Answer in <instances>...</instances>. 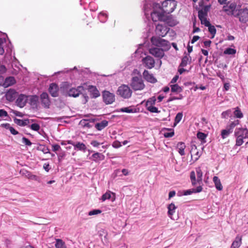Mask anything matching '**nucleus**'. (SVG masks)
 Segmentation results:
<instances>
[{"mask_svg": "<svg viewBox=\"0 0 248 248\" xmlns=\"http://www.w3.org/2000/svg\"><path fill=\"white\" fill-rule=\"evenodd\" d=\"M74 149L76 150L81 151L85 152L87 149V147L85 144L80 142L76 143Z\"/></svg>", "mask_w": 248, "mask_h": 248, "instance_id": "28", "label": "nucleus"}, {"mask_svg": "<svg viewBox=\"0 0 248 248\" xmlns=\"http://www.w3.org/2000/svg\"><path fill=\"white\" fill-rule=\"evenodd\" d=\"M108 124V122L107 120H103L100 123H96L95 124V127L99 131L102 130L106 127Z\"/></svg>", "mask_w": 248, "mask_h": 248, "instance_id": "26", "label": "nucleus"}, {"mask_svg": "<svg viewBox=\"0 0 248 248\" xmlns=\"http://www.w3.org/2000/svg\"><path fill=\"white\" fill-rule=\"evenodd\" d=\"M239 122L240 121L238 120H234L231 122L227 127L232 132L233 128L239 124Z\"/></svg>", "mask_w": 248, "mask_h": 248, "instance_id": "39", "label": "nucleus"}, {"mask_svg": "<svg viewBox=\"0 0 248 248\" xmlns=\"http://www.w3.org/2000/svg\"><path fill=\"white\" fill-rule=\"evenodd\" d=\"M241 244V238L237 236L232 242L231 248H239Z\"/></svg>", "mask_w": 248, "mask_h": 248, "instance_id": "30", "label": "nucleus"}, {"mask_svg": "<svg viewBox=\"0 0 248 248\" xmlns=\"http://www.w3.org/2000/svg\"><path fill=\"white\" fill-rule=\"evenodd\" d=\"M236 137V145L237 146H240L241 145L243 142V138H241V136L240 135V136H235Z\"/></svg>", "mask_w": 248, "mask_h": 248, "instance_id": "50", "label": "nucleus"}, {"mask_svg": "<svg viewBox=\"0 0 248 248\" xmlns=\"http://www.w3.org/2000/svg\"><path fill=\"white\" fill-rule=\"evenodd\" d=\"M199 19L201 20V23L204 25L205 26L208 27L211 25L210 22L207 19L206 17H203Z\"/></svg>", "mask_w": 248, "mask_h": 248, "instance_id": "48", "label": "nucleus"}, {"mask_svg": "<svg viewBox=\"0 0 248 248\" xmlns=\"http://www.w3.org/2000/svg\"><path fill=\"white\" fill-rule=\"evenodd\" d=\"M89 89L93 95V97L96 98L100 96L99 92L95 87L93 86H90Z\"/></svg>", "mask_w": 248, "mask_h": 248, "instance_id": "31", "label": "nucleus"}, {"mask_svg": "<svg viewBox=\"0 0 248 248\" xmlns=\"http://www.w3.org/2000/svg\"><path fill=\"white\" fill-rule=\"evenodd\" d=\"M39 97L38 96L28 95V102L30 106L33 108H37L38 104Z\"/></svg>", "mask_w": 248, "mask_h": 248, "instance_id": "12", "label": "nucleus"}, {"mask_svg": "<svg viewBox=\"0 0 248 248\" xmlns=\"http://www.w3.org/2000/svg\"><path fill=\"white\" fill-rule=\"evenodd\" d=\"M241 136L243 139L248 138V129L247 128H236L235 130V136Z\"/></svg>", "mask_w": 248, "mask_h": 248, "instance_id": "18", "label": "nucleus"}, {"mask_svg": "<svg viewBox=\"0 0 248 248\" xmlns=\"http://www.w3.org/2000/svg\"><path fill=\"white\" fill-rule=\"evenodd\" d=\"M29 127L35 131H38L40 129V125L37 123H33L31 124V125H29Z\"/></svg>", "mask_w": 248, "mask_h": 248, "instance_id": "45", "label": "nucleus"}, {"mask_svg": "<svg viewBox=\"0 0 248 248\" xmlns=\"http://www.w3.org/2000/svg\"><path fill=\"white\" fill-rule=\"evenodd\" d=\"M130 85L135 91L142 90L145 87L141 78L137 76L132 78Z\"/></svg>", "mask_w": 248, "mask_h": 248, "instance_id": "5", "label": "nucleus"}, {"mask_svg": "<svg viewBox=\"0 0 248 248\" xmlns=\"http://www.w3.org/2000/svg\"><path fill=\"white\" fill-rule=\"evenodd\" d=\"M41 99V103L42 105L46 108H49L50 105V100L49 99L48 95L46 93H43L40 95Z\"/></svg>", "mask_w": 248, "mask_h": 248, "instance_id": "17", "label": "nucleus"}, {"mask_svg": "<svg viewBox=\"0 0 248 248\" xmlns=\"http://www.w3.org/2000/svg\"><path fill=\"white\" fill-rule=\"evenodd\" d=\"M142 62L144 66L148 69H152L155 66V61L150 56H147L143 58L142 59Z\"/></svg>", "mask_w": 248, "mask_h": 248, "instance_id": "9", "label": "nucleus"}, {"mask_svg": "<svg viewBox=\"0 0 248 248\" xmlns=\"http://www.w3.org/2000/svg\"><path fill=\"white\" fill-rule=\"evenodd\" d=\"M94 120L93 119L92 120H86V119H82L80 121L79 124L84 127L91 128L93 126L92 123H93Z\"/></svg>", "mask_w": 248, "mask_h": 248, "instance_id": "24", "label": "nucleus"}, {"mask_svg": "<svg viewBox=\"0 0 248 248\" xmlns=\"http://www.w3.org/2000/svg\"><path fill=\"white\" fill-rule=\"evenodd\" d=\"M212 42L210 40H207L203 42L204 46L206 48H208L210 46Z\"/></svg>", "mask_w": 248, "mask_h": 248, "instance_id": "62", "label": "nucleus"}, {"mask_svg": "<svg viewBox=\"0 0 248 248\" xmlns=\"http://www.w3.org/2000/svg\"><path fill=\"white\" fill-rule=\"evenodd\" d=\"M48 91L52 96L57 97L59 95V87L54 83L50 84Z\"/></svg>", "mask_w": 248, "mask_h": 248, "instance_id": "15", "label": "nucleus"}, {"mask_svg": "<svg viewBox=\"0 0 248 248\" xmlns=\"http://www.w3.org/2000/svg\"><path fill=\"white\" fill-rule=\"evenodd\" d=\"M83 90V88L82 86H78L77 88H72L68 92V95L74 97H78Z\"/></svg>", "mask_w": 248, "mask_h": 248, "instance_id": "14", "label": "nucleus"}, {"mask_svg": "<svg viewBox=\"0 0 248 248\" xmlns=\"http://www.w3.org/2000/svg\"><path fill=\"white\" fill-rule=\"evenodd\" d=\"M194 193L193 189H187L184 191V195H189Z\"/></svg>", "mask_w": 248, "mask_h": 248, "instance_id": "58", "label": "nucleus"}, {"mask_svg": "<svg viewBox=\"0 0 248 248\" xmlns=\"http://www.w3.org/2000/svg\"><path fill=\"white\" fill-rule=\"evenodd\" d=\"M213 181L215 184L216 188L218 190H219V191L222 190L223 189V186L220 182V180L218 178V177L217 176H214V177L213 178Z\"/></svg>", "mask_w": 248, "mask_h": 248, "instance_id": "25", "label": "nucleus"}, {"mask_svg": "<svg viewBox=\"0 0 248 248\" xmlns=\"http://www.w3.org/2000/svg\"><path fill=\"white\" fill-rule=\"evenodd\" d=\"M55 246L56 248H67L64 242L60 239H57L56 240Z\"/></svg>", "mask_w": 248, "mask_h": 248, "instance_id": "34", "label": "nucleus"}, {"mask_svg": "<svg viewBox=\"0 0 248 248\" xmlns=\"http://www.w3.org/2000/svg\"><path fill=\"white\" fill-rule=\"evenodd\" d=\"M237 5L235 2H228L227 4L223 6V11L228 15H234Z\"/></svg>", "mask_w": 248, "mask_h": 248, "instance_id": "7", "label": "nucleus"}, {"mask_svg": "<svg viewBox=\"0 0 248 248\" xmlns=\"http://www.w3.org/2000/svg\"><path fill=\"white\" fill-rule=\"evenodd\" d=\"M169 29L162 25L158 24L156 26L155 32L159 36H165L168 32Z\"/></svg>", "mask_w": 248, "mask_h": 248, "instance_id": "10", "label": "nucleus"}, {"mask_svg": "<svg viewBox=\"0 0 248 248\" xmlns=\"http://www.w3.org/2000/svg\"><path fill=\"white\" fill-rule=\"evenodd\" d=\"M191 60L192 59L190 55L189 54H186L182 58L180 66L182 67H186L187 64H190L191 62Z\"/></svg>", "mask_w": 248, "mask_h": 248, "instance_id": "20", "label": "nucleus"}, {"mask_svg": "<svg viewBox=\"0 0 248 248\" xmlns=\"http://www.w3.org/2000/svg\"><path fill=\"white\" fill-rule=\"evenodd\" d=\"M235 16L239 17V21L241 23H246L248 22V9L243 8L238 10Z\"/></svg>", "mask_w": 248, "mask_h": 248, "instance_id": "6", "label": "nucleus"}, {"mask_svg": "<svg viewBox=\"0 0 248 248\" xmlns=\"http://www.w3.org/2000/svg\"><path fill=\"white\" fill-rule=\"evenodd\" d=\"M103 101L106 104H111L115 101V95L108 91H105L102 93Z\"/></svg>", "mask_w": 248, "mask_h": 248, "instance_id": "8", "label": "nucleus"}, {"mask_svg": "<svg viewBox=\"0 0 248 248\" xmlns=\"http://www.w3.org/2000/svg\"><path fill=\"white\" fill-rule=\"evenodd\" d=\"M211 5H207L204 6L201 10L198 12L199 18L206 17L207 16L208 12L211 8Z\"/></svg>", "mask_w": 248, "mask_h": 248, "instance_id": "19", "label": "nucleus"}, {"mask_svg": "<svg viewBox=\"0 0 248 248\" xmlns=\"http://www.w3.org/2000/svg\"><path fill=\"white\" fill-rule=\"evenodd\" d=\"M197 147L195 145H191V150L190 153L191 154V158L194 157V161H197L200 156H201V154L199 152L196 151Z\"/></svg>", "mask_w": 248, "mask_h": 248, "instance_id": "22", "label": "nucleus"}, {"mask_svg": "<svg viewBox=\"0 0 248 248\" xmlns=\"http://www.w3.org/2000/svg\"><path fill=\"white\" fill-rule=\"evenodd\" d=\"M6 97L7 99L9 101H12L14 99V97L12 96L10 92H8L6 93Z\"/></svg>", "mask_w": 248, "mask_h": 248, "instance_id": "59", "label": "nucleus"}, {"mask_svg": "<svg viewBox=\"0 0 248 248\" xmlns=\"http://www.w3.org/2000/svg\"><path fill=\"white\" fill-rule=\"evenodd\" d=\"M196 173H197V182L198 183L200 184L202 183V172L200 168H197L196 169Z\"/></svg>", "mask_w": 248, "mask_h": 248, "instance_id": "35", "label": "nucleus"}, {"mask_svg": "<svg viewBox=\"0 0 248 248\" xmlns=\"http://www.w3.org/2000/svg\"><path fill=\"white\" fill-rule=\"evenodd\" d=\"M183 115L182 112H179L176 114L174 120V126H176L181 121L182 119Z\"/></svg>", "mask_w": 248, "mask_h": 248, "instance_id": "41", "label": "nucleus"}, {"mask_svg": "<svg viewBox=\"0 0 248 248\" xmlns=\"http://www.w3.org/2000/svg\"><path fill=\"white\" fill-rule=\"evenodd\" d=\"M170 87L172 92L178 93L182 91V88L177 84L171 85Z\"/></svg>", "mask_w": 248, "mask_h": 248, "instance_id": "36", "label": "nucleus"}, {"mask_svg": "<svg viewBox=\"0 0 248 248\" xmlns=\"http://www.w3.org/2000/svg\"><path fill=\"white\" fill-rule=\"evenodd\" d=\"M98 18L101 22L105 23L107 20L108 15L106 12H101L99 14Z\"/></svg>", "mask_w": 248, "mask_h": 248, "instance_id": "32", "label": "nucleus"}, {"mask_svg": "<svg viewBox=\"0 0 248 248\" xmlns=\"http://www.w3.org/2000/svg\"><path fill=\"white\" fill-rule=\"evenodd\" d=\"M193 191H194V193H198V192H200L202 191V186H200L198 187H197L196 188H193Z\"/></svg>", "mask_w": 248, "mask_h": 248, "instance_id": "63", "label": "nucleus"}, {"mask_svg": "<svg viewBox=\"0 0 248 248\" xmlns=\"http://www.w3.org/2000/svg\"><path fill=\"white\" fill-rule=\"evenodd\" d=\"M232 132L227 127V128L226 129H223L221 131V136L222 138H226Z\"/></svg>", "mask_w": 248, "mask_h": 248, "instance_id": "38", "label": "nucleus"}, {"mask_svg": "<svg viewBox=\"0 0 248 248\" xmlns=\"http://www.w3.org/2000/svg\"><path fill=\"white\" fill-rule=\"evenodd\" d=\"M9 130H10L11 133L14 135H16L18 134V132L12 126H11Z\"/></svg>", "mask_w": 248, "mask_h": 248, "instance_id": "61", "label": "nucleus"}, {"mask_svg": "<svg viewBox=\"0 0 248 248\" xmlns=\"http://www.w3.org/2000/svg\"><path fill=\"white\" fill-rule=\"evenodd\" d=\"M143 77L144 78L149 82L155 83L157 82L156 79L154 77L153 74H150L148 71L145 70L143 72Z\"/></svg>", "mask_w": 248, "mask_h": 248, "instance_id": "16", "label": "nucleus"}, {"mask_svg": "<svg viewBox=\"0 0 248 248\" xmlns=\"http://www.w3.org/2000/svg\"><path fill=\"white\" fill-rule=\"evenodd\" d=\"M171 131L170 132H164V136L165 138H170L172 137L174 134V131L173 130H170Z\"/></svg>", "mask_w": 248, "mask_h": 248, "instance_id": "56", "label": "nucleus"}, {"mask_svg": "<svg viewBox=\"0 0 248 248\" xmlns=\"http://www.w3.org/2000/svg\"><path fill=\"white\" fill-rule=\"evenodd\" d=\"M156 99L155 97L150 98L147 100V101L146 103L145 106H149L150 105L153 106L154 105L155 103Z\"/></svg>", "mask_w": 248, "mask_h": 248, "instance_id": "53", "label": "nucleus"}, {"mask_svg": "<svg viewBox=\"0 0 248 248\" xmlns=\"http://www.w3.org/2000/svg\"><path fill=\"white\" fill-rule=\"evenodd\" d=\"M151 7V5L146 4L143 7L144 14L147 18L149 17L150 15L152 20L154 22L157 21H164L165 20V14L161 11V12L154 11L150 12V8Z\"/></svg>", "mask_w": 248, "mask_h": 248, "instance_id": "2", "label": "nucleus"}, {"mask_svg": "<svg viewBox=\"0 0 248 248\" xmlns=\"http://www.w3.org/2000/svg\"><path fill=\"white\" fill-rule=\"evenodd\" d=\"M22 143L25 144L26 145L30 146H31L32 144V143L31 142V141L28 139H27L24 137L22 138Z\"/></svg>", "mask_w": 248, "mask_h": 248, "instance_id": "55", "label": "nucleus"}, {"mask_svg": "<svg viewBox=\"0 0 248 248\" xmlns=\"http://www.w3.org/2000/svg\"><path fill=\"white\" fill-rule=\"evenodd\" d=\"M208 27V30L210 33L212 35V37H211V39H213L214 38L215 34L217 32V30L215 26L212 25L211 24Z\"/></svg>", "mask_w": 248, "mask_h": 248, "instance_id": "42", "label": "nucleus"}, {"mask_svg": "<svg viewBox=\"0 0 248 248\" xmlns=\"http://www.w3.org/2000/svg\"><path fill=\"white\" fill-rule=\"evenodd\" d=\"M132 91L130 87L126 85H122L119 86L116 92L117 95L124 99L129 98L132 95Z\"/></svg>", "mask_w": 248, "mask_h": 248, "instance_id": "4", "label": "nucleus"}, {"mask_svg": "<svg viewBox=\"0 0 248 248\" xmlns=\"http://www.w3.org/2000/svg\"><path fill=\"white\" fill-rule=\"evenodd\" d=\"M232 109H229L226 111H223L221 113V117L222 118L226 119L228 117H232Z\"/></svg>", "mask_w": 248, "mask_h": 248, "instance_id": "37", "label": "nucleus"}, {"mask_svg": "<svg viewBox=\"0 0 248 248\" xmlns=\"http://www.w3.org/2000/svg\"><path fill=\"white\" fill-rule=\"evenodd\" d=\"M102 212L101 210L99 209H94L91 211H90L88 213L89 216H93V215H98L99 214H100Z\"/></svg>", "mask_w": 248, "mask_h": 248, "instance_id": "54", "label": "nucleus"}, {"mask_svg": "<svg viewBox=\"0 0 248 248\" xmlns=\"http://www.w3.org/2000/svg\"><path fill=\"white\" fill-rule=\"evenodd\" d=\"M152 44L155 46L149 49V53L155 57L161 58L164 55V51L170 48L169 41L160 37L153 36L151 39Z\"/></svg>", "mask_w": 248, "mask_h": 248, "instance_id": "1", "label": "nucleus"}, {"mask_svg": "<svg viewBox=\"0 0 248 248\" xmlns=\"http://www.w3.org/2000/svg\"><path fill=\"white\" fill-rule=\"evenodd\" d=\"M236 53V50L232 48H227L224 51V53L226 54L232 55Z\"/></svg>", "mask_w": 248, "mask_h": 248, "instance_id": "51", "label": "nucleus"}, {"mask_svg": "<svg viewBox=\"0 0 248 248\" xmlns=\"http://www.w3.org/2000/svg\"><path fill=\"white\" fill-rule=\"evenodd\" d=\"M176 208V207L175 206L174 204L173 203L170 204L168 206V215L171 218H172L171 216L174 214V213L175 212Z\"/></svg>", "mask_w": 248, "mask_h": 248, "instance_id": "29", "label": "nucleus"}, {"mask_svg": "<svg viewBox=\"0 0 248 248\" xmlns=\"http://www.w3.org/2000/svg\"><path fill=\"white\" fill-rule=\"evenodd\" d=\"M104 155L98 152H96L93 154L91 157V159L95 162L103 160L104 159Z\"/></svg>", "mask_w": 248, "mask_h": 248, "instance_id": "23", "label": "nucleus"}, {"mask_svg": "<svg viewBox=\"0 0 248 248\" xmlns=\"http://www.w3.org/2000/svg\"><path fill=\"white\" fill-rule=\"evenodd\" d=\"M232 110H234L233 114L235 117L239 119L243 117V114L238 107L232 108Z\"/></svg>", "mask_w": 248, "mask_h": 248, "instance_id": "33", "label": "nucleus"}, {"mask_svg": "<svg viewBox=\"0 0 248 248\" xmlns=\"http://www.w3.org/2000/svg\"><path fill=\"white\" fill-rule=\"evenodd\" d=\"M177 148L178 149V153L181 155H185V149L186 148V145L184 142H178L177 144Z\"/></svg>", "mask_w": 248, "mask_h": 248, "instance_id": "27", "label": "nucleus"}, {"mask_svg": "<svg viewBox=\"0 0 248 248\" xmlns=\"http://www.w3.org/2000/svg\"><path fill=\"white\" fill-rule=\"evenodd\" d=\"M120 111L123 112L134 113L136 112V109L131 108L129 107H127L121 108Z\"/></svg>", "mask_w": 248, "mask_h": 248, "instance_id": "47", "label": "nucleus"}, {"mask_svg": "<svg viewBox=\"0 0 248 248\" xmlns=\"http://www.w3.org/2000/svg\"><path fill=\"white\" fill-rule=\"evenodd\" d=\"M190 177L192 185L195 186L198 183L197 182V179H196L195 173L194 171H192L190 172Z\"/></svg>", "mask_w": 248, "mask_h": 248, "instance_id": "43", "label": "nucleus"}, {"mask_svg": "<svg viewBox=\"0 0 248 248\" xmlns=\"http://www.w3.org/2000/svg\"><path fill=\"white\" fill-rule=\"evenodd\" d=\"M6 42V39L0 38V55H3L4 52L3 44Z\"/></svg>", "mask_w": 248, "mask_h": 248, "instance_id": "44", "label": "nucleus"}, {"mask_svg": "<svg viewBox=\"0 0 248 248\" xmlns=\"http://www.w3.org/2000/svg\"><path fill=\"white\" fill-rule=\"evenodd\" d=\"M111 193L109 192H107L106 193L103 194L101 197V200L103 202L106 201V200L110 199L111 198Z\"/></svg>", "mask_w": 248, "mask_h": 248, "instance_id": "49", "label": "nucleus"}, {"mask_svg": "<svg viewBox=\"0 0 248 248\" xmlns=\"http://www.w3.org/2000/svg\"><path fill=\"white\" fill-rule=\"evenodd\" d=\"M176 1L174 0H166L161 4V10L166 14H170L176 8Z\"/></svg>", "mask_w": 248, "mask_h": 248, "instance_id": "3", "label": "nucleus"}, {"mask_svg": "<svg viewBox=\"0 0 248 248\" xmlns=\"http://www.w3.org/2000/svg\"><path fill=\"white\" fill-rule=\"evenodd\" d=\"M52 150L54 152H56L59 151L60 149H61V147L58 144H53L52 145Z\"/></svg>", "mask_w": 248, "mask_h": 248, "instance_id": "60", "label": "nucleus"}, {"mask_svg": "<svg viewBox=\"0 0 248 248\" xmlns=\"http://www.w3.org/2000/svg\"><path fill=\"white\" fill-rule=\"evenodd\" d=\"M146 107L147 109L151 112H152V113L160 112V111H159L158 110V108L156 107H154L153 106L150 105L149 106H147Z\"/></svg>", "mask_w": 248, "mask_h": 248, "instance_id": "46", "label": "nucleus"}, {"mask_svg": "<svg viewBox=\"0 0 248 248\" xmlns=\"http://www.w3.org/2000/svg\"><path fill=\"white\" fill-rule=\"evenodd\" d=\"M197 138L201 140L202 143H204L206 142L205 139L207 137V135L202 132H198L197 133Z\"/></svg>", "mask_w": 248, "mask_h": 248, "instance_id": "40", "label": "nucleus"}, {"mask_svg": "<svg viewBox=\"0 0 248 248\" xmlns=\"http://www.w3.org/2000/svg\"><path fill=\"white\" fill-rule=\"evenodd\" d=\"M103 143H100L96 140H92L91 142V144L94 147H98L99 145L102 144Z\"/></svg>", "mask_w": 248, "mask_h": 248, "instance_id": "57", "label": "nucleus"}, {"mask_svg": "<svg viewBox=\"0 0 248 248\" xmlns=\"http://www.w3.org/2000/svg\"><path fill=\"white\" fill-rule=\"evenodd\" d=\"M14 121L16 124L20 126H24L29 125L31 123H32L35 121L33 119H24L21 120L17 118H15L14 119Z\"/></svg>", "mask_w": 248, "mask_h": 248, "instance_id": "13", "label": "nucleus"}, {"mask_svg": "<svg viewBox=\"0 0 248 248\" xmlns=\"http://www.w3.org/2000/svg\"><path fill=\"white\" fill-rule=\"evenodd\" d=\"M28 102V95L20 94L16 100V105L20 108H23Z\"/></svg>", "mask_w": 248, "mask_h": 248, "instance_id": "11", "label": "nucleus"}, {"mask_svg": "<svg viewBox=\"0 0 248 248\" xmlns=\"http://www.w3.org/2000/svg\"><path fill=\"white\" fill-rule=\"evenodd\" d=\"M217 75L218 77H219L220 79H224V74L223 73H222V72H221L220 71H218V72H217Z\"/></svg>", "mask_w": 248, "mask_h": 248, "instance_id": "64", "label": "nucleus"}, {"mask_svg": "<svg viewBox=\"0 0 248 248\" xmlns=\"http://www.w3.org/2000/svg\"><path fill=\"white\" fill-rule=\"evenodd\" d=\"M39 150L42 151L44 154H47L49 153V149L45 145H40L39 147Z\"/></svg>", "mask_w": 248, "mask_h": 248, "instance_id": "52", "label": "nucleus"}, {"mask_svg": "<svg viewBox=\"0 0 248 248\" xmlns=\"http://www.w3.org/2000/svg\"><path fill=\"white\" fill-rule=\"evenodd\" d=\"M15 83L16 80L15 78L13 77H9L5 78L2 84V86H3L4 88H7L13 85Z\"/></svg>", "mask_w": 248, "mask_h": 248, "instance_id": "21", "label": "nucleus"}]
</instances>
